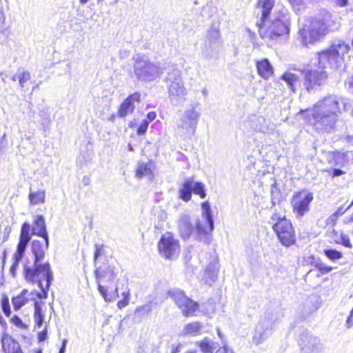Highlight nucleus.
<instances>
[{"mask_svg":"<svg viewBox=\"0 0 353 353\" xmlns=\"http://www.w3.org/2000/svg\"><path fill=\"white\" fill-rule=\"evenodd\" d=\"M48 246V237L43 238L42 241L33 240L31 243V251L34 256V262L32 263L26 262L23 265L26 281L31 283H37L46 295L52 279V273L50 264L48 263L41 264V261L43 259Z\"/></svg>","mask_w":353,"mask_h":353,"instance_id":"f03ea898","label":"nucleus"},{"mask_svg":"<svg viewBox=\"0 0 353 353\" xmlns=\"http://www.w3.org/2000/svg\"><path fill=\"white\" fill-rule=\"evenodd\" d=\"M47 339V325L45 329L38 333V340L41 342L44 341Z\"/></svg>","mask_w":353,"mask_h":353,"instance_id":"09e8293b","label":"nucleus"},{"mask_svg":"<svg viewBox=\"0 0 353 353\" xmlns=\"http://www.w3.org/2000/svg\"><path fill=\"white\" fill-rule=\"evenodd\" d=\"M345 172L340 169H334L333 170V176H339L343 174Z\"/></svg>","mask_w":353,"mask_h":353,"instance_id":"6e6d98bb","label":"nucleus"},{"mask_svg":"<svg viewBox=\"0 0 353 353\" xmlns=\"http://www.w3.org/2000/svg\"><path fill=\"white\" fill-rule=\"evenodd\" d=\"M1 343L4 353H22L19 343L7 334H3Z\"/></svg>","mask_w":353,"mask_h":353,"instance_id":"5701e85b","label":"nucleus"},{"mask_svg":"<svg viewBox=\"0 0 353 353\" xmlns=\"http://www.w3.org/2000/svg\"><path fill=\"white\" fill-rule=\"evenodd\" d=\"M202 353H213L217 348L218 343L209 337H204L202 340L196 342Z\"/></svg>","mask_w":353,"mask_h":353,"instance_id":"cd10ccee","label":"nucleus"},{"mask_svg":"<svg viewBox=\"0 0 353 353\" xmlns=\"http://www.w3.org/2000/svg\"><path fill=\"white\" fill-rule=\"evenodd\" d=\"M269 223L272 225L280 242L285 246H290L295 243V232L292 223L285 215L277 212L272 214Z\"/></svg>","mask_w":353,"mask_h":353,"instance_id":"1a4fd4ad","label":"nucleus"},{"mask_svg":"<svg viewBox=\"0 0 353 353\" xmlns=\"http://www.w3.org/2000/svg\"><path fill=\"white\" fill-rule=\"evenodd\" d=\"M215 353H235L234 350L228 346L224 345L216 350Z\"/></svg>","mask_w":353,"mask_h":353,"instance_id":"a18cd8bd","label":"nucleus"},{"mask_svg":"<svg viewBox=\"0 0 353 353\" xmlns=\"http://www.w3.org/2000/svg\"><path fill=\"white\" fill-rule=\"evenodd\" d=\"M192 192L200 196L201 199H204L206 196L205 190V185L201 182H194L192 187Z\"/></svg>","mask_w":353,"mask_h":353,"instance_id":"e433bc0d","label":"nucleus"},{"mask_svg":"<svg viewBox=\"0 0 353 353\" xmlns=\"http://www.w3.org/2000/svg\"><path fill=\"white\" fill-rule=\"evenodd\" d=\"M336 4L340 7H345L348 4V0H336Z\"/></svg>","mask_w":353,"mask_h":353,"instance_id":"5fc2aeb1","label":"nucleus"},{"mask_svg":"<svg viewBox=\"0 0 353 353\" xmlns=\"http://www.w3.org/2000/svg\"><path fill=\"white\" fill-rule=\"evenodd\" d=\"M34 353H42L41 350H37L34 352Z\"/></svg>","mask_w":353,"mask_h":353,"instance_id":"69168bd1","label":"nucleus"},{"mask_svg":"<svg viewBox=\"0 0 353 353\" xmlns=\"http://www.w3.org/2000/svg\"><path fill=\"white\" fill-rule=\"evenodd\" d=\"M141 94L139 92H134L129 95L119 105L118 116L121 118L125 117L128 114H132L135 108V102L139 103Z\"/></svg>","mask_w":353,"mask_h":353,"instance_id":"aec40b11","label":"nucleus"},{"mask_svg":"<svg viewBox=\"0 0 353 353\" xmlns=\"http://www.w3.org/2000/svg\"><path fill=\"white\" fill-rule=\"evenodd\" d=\"M259 34L262 39L273 40L289 32L288 19L283 16L281 18L260 20L256 23Z\"/></svg>","mask_w":353,"mask_h":353,"instance_id":"0eeeda50","label":"nucleus"},{"mask_svg":"<svg viewBox=\"0 0 353 353\" xmlns=\"http://www.w3.org/2000/svg\"><path fill=\"white\" fill-rule=\"evenodd\" d=\"M202 93H203V94H206V93H207V90H206L205 89H203V90H202Z\"/></svg>","mask_w":353,"mask_h":353,"instance_id":"338daca9","label":"nucleus"},{"mask_svg":"<svg viewBox=\"0 0 353 353\" xmlns=\"http://www.w3.org/2000/svg\"><path fill=\"white\" fill-rule=\"evenodd\" d=\"M349 209L350 208H347V207L344 209L343 206H341L336 210L334 213L332 214V216H335V218L337 219L339 216L343 214Z\"/></svg>","mask_w":353,"mask_h":353,"instance_id":"de8ad7c7","label":"nucleus"},{"mask_svg":"<svg viewBox=\"0 0 353 353\" xmlns=\"http://www.w3.org/2000/svg\"><path fill=\"white\" fill-rule=\"evenodd\" d=\"M312 192L303 190L296 192L292 199V212L297 219H301L310 211V205L313 201Z\"/></svg>","mask_w":353,"mask_h":353,"instance_id":"f8f14e48","label":"nucleus"},{"mask_svg":"<svg viewBox=\"0 0 353 353\" xmlns=\"http://www.w3.org/2000/svg\"><path fill=\"white\" fill-rule=\"evenodd\" d=\"M330 237L332 238L334 241L338 244H342L347 248L352 247L349 236L344 234L343 232H341L339 235H338V232L333 230L330 232Z\"/></svg>","mask_w":353,"mask_h":353,"instance_id":"c756f323","label":"nucleus"},{"mask_svg":"<svg viewBox=\"0 0 353 353\" xmlns=\"http://www.w3.org/2000/svg\"><path fill=\"white\" fill-rule=\"evenodd\" d=\"M168 295L186 317L194 316L199 310V303L187 296L183 290L173 289L168 292Z\"/></svg>","mask_w":353,"mask_h":353,"instance_id":"9b49d317","label":"nucleus"},{"mask_svg":"<svg viewBox=\"0 0 353 353\" xmlns=\"http://www.w3.org/2000/svg\"><path fill=\"white\" fill-rule=\"evenodd\" d=\"M67 342H68V341L66 339H64L62 341V345H61V348L59 350V353H65Z\"/></svg>","mask_w":353,"mask_h":353,"instance_id":"4d7b16f0","label":"nucleus"},{"mask_svg":"<svg viewBox=\"0 0 353 353\" xmlns=\"http://www.w3.org/2000/svg\"><path fill=\"white\" fill-rule=\"evenodd\" d=\"M271 200L272 206L275 205L276 203H279L281 200V193L277 189L276 183L272 185L271 187Z\"/></svg>","mask_w":353,"mask_h":353,"instance_id":"58836bf2","label":"nucleus"},{"mask_svg":"<svg viewBox=\"0 0 353 353\" xmlns=\"http://www.w3.org/2000/svg\"><path fill=\"white\" fill-rule=\"evenodd\" d=\"M27 294L28 290H23L20 294L12 298V303L15 310H19L23 305L27 304L28 302V299L26 297Z\"/></svg>","mask_w":353,"mask_h":353,"instance_id":"2f4dec72","label":"nucleus"},{"mask_svg":"<svg viewBox=\"0 0 353 353\" xmlns=\"http://www.w3.org/2000/svg\"><path fill=\"white\" fill-rule=\"evenodd\" d=\"M32 232L34 234L39 236L42 238L48 237L45 219L43 216L37 215L34 216L32 226Z\"/></svg>","mask_w":353,"mask_h":353,"instance_id":"a878e982","label":"nucleus"},{"mask_svg":"<svg viewBox=\"0 0 353 353\" xmlns=\"http://www.w3.org/2000/svg\"><path fill=\"white\" fill-rule=\"evenodd\" d=\"M217 276V271L213 269L208 268L205 272V276L203 278L204 281L206 284L210 285L216 279Z\"/></svg>","mask_w":353,"mask_h":353,"instance_id":"f704fd0d","label":"nucleus"},{"mask_svg":"<svg viewBox=\"0 0 353 353\" xmlns=\"http://www.w3.org/2000/svg\"><path fill=\"white\" fill-rule=\"evenodd\" d=\"M1 306L4 314L8 316H10L11 312L8 297H3L1 301Z\"/></svg>","mask_w":353,"mask_h":353,"instance_id":"79ce46f5","label":"nucleus"},{"mask_svg":"<svg viewBox=\"0 0 353 353\" xmlns=\"http://www.w3.org/2000/svg\"><path fill=\"white\" fill-rule=\"evenodd\" d=\"M220 33L216 28H211L208 32L207 39L205 43V50H217L221 47Z\"/></svg>","mask_w":353,"mask_h":353,"instance_id":"4be33fe9","label":"nucleus"},{"mask_svg":"<svg viewBox=\"0 0 353 353\" xmlns=\"http://www.w3.org/2000/svg\"><path fill=\"white\" fill-rule=\"evenodd\" d=\"M30 78L31 75L28 71L25 70L23 68H19V83L22 89L26 86V83L30 80Z\"/></svg>","mask_w":353,"mask_h":353,"instance_id":"c9c22d12","label":"nucleus"},{"mask_svg":"<svg viewBox=\"0 0 353 353\" xmlns=\"http://www.w3.org/2000/svg\"><path fill=\"white\" fill-rule=\"evenodd\" d=\"M94 275L98 283V290L105 301L111 302L119 296L118 286L110 287L117 276L115 267L104 263L96 268Z\"/></svg>","mask_w":353,"mask_h":353,"instance_id":"20e7f679","label":"nucleus"},{"mask_svg":"<svg viewBox=\"0 0 353 353\" xmlns=\"http://www.w3.org/2000/svg\"><path fill=\"white\" fill-rule=\"evenodd\" d=\"M327 74L325 71L308 70L304 74L303 85L307 92L321 86L326 80Z\"/></svg>","mask_w":353,"mask_h":353,"instance_id":"a211bd4d","label":"nucleus"},{"mask_svg":"<svg viewBox=\"0 0 353 353\" xmlns=\"http://www.w3.org/2000/svg\"><path fill=\"white\" fill-rule=\"evenodd\" d=\"M352 222H353V213L345 221L346 223H350Z\"/></svg>","mask_w":353,"mask_h":353,"instance_id":"e2e57ef3","label":"nucleus"},{"mask_svg":"<svg viewBox=\"0 0 353 353\" xmlns=\"http://www.w3.org/2000/svg\"><path fill=\"white\" fill-rule=\"evenodd\" d=\"M350 50L349 43L342 40L336 41L329 49L318 53L319 65L323 68L337 69L343 65L345 56Z\"/></svg>","mask_w":353,"mask_h":353,"instance_id":"39448f33","label":"nucleus"},{"mask_svg":"<svg viewBox=\"0 0 353 353\" xmlns=\"http://www.w3.org/2000/svg\"><path fill=\"white\" fill-rule=\"evenodd\" d=\"M180 348H181V344L179 343V344H173L172 345V352L171 353H178L180 352Z\"/></svg>","mask_w":353,"mask_h":353,"instance_id":"864d4df0","label":"nucleus"},{"mask_svg":"<svg viewBox=\"0 0 353 353\" xmlns=\"http://www.w3.org/2000/svg\"><path fill=\"white\" fill-rule=\"evenodd\" d=\"M329 26L322 17L313 19L310 24L299 30L305 46L313 44L328 33Z\"/></svg>","mask_w":353,"mask_h":353,"instance_id":"9d476101","label":"nucleus"},{"mask_svg":"<svg viewBox=\"0 0 353 353\" xmlns=\"http://www.w3.org/2000/svg\"><path fill=\"white\" fill-rule=\"evenodd\" d=\"M200 112L196 110V105H192L185 110L182 117L177 123V128L179 131L192 135L196 131L199 122Z\"/></svg>","mask_w":353,"mask_h":353,"instance_id":"4468645a","label":"nucleus"},{"mask_svg":"<svg viewBox=\"0 0 353 353\" xmlns=\"http://www.w3.org/2000/svg\"><path fill=\"white\" fill-rule=\"evenodd\" d=\"M165 82L170 103L174 105H179L187 94L181 72L178 69H173L168 73Z\"/></svg>","mask_w":353,"mask_h":353,"instance_id":"6e6552de","label":"nucleus"},{"mask_svg":"<svg viewBox=\"0 0 353 353\" xmlns=\"http://www.w3.org/2000/svg\"><path fill=\"white\" fill-rule=\"evenodd\" d=\"M194 178L188 177L185 179L179 189V196L183 201L188 202L192 198Z\"/></svg>","mask_w":353,"mask_h":353,"instance_id":"b1692460","label":"nucleus"},{"mask_svg":"<svg viewBox=\"0 0 353 353\" xmlns=\"http://www.w3.org/2000/svg\"><path fill=\"white\" fill-rule=\"evenodd\" d=\"M156 117H157V114H156L155 112H150L148 113L147 119H145L148 120V121H149V123H150V122L154 121Z\"/></svg>","mask_w":353,"mask_h":353,"instance_id":"603ef678","label":"nucleus"},{"mask_svg":"<svg viewBox=\"0 0 353 353\" xmlns=\"http://www.w3.org/2000/svg\"><path fill=\"white\" fill-rule=\"evenodd\" d=\"M256 66L259 75L264 79H268L274 74L273 68L268 59L257 61Z\"/></svg>","mask_w":353,"mask_h":353,"instance_id":"393cba45","label":"nucleus"},{"mask_svg":"<svg viewBox=\"0 0 353 353\" xmlns=\"http://www.w3.org/2000/svg\"><path fill=\"white\" fill-rule=\"evenodd\" d=\"M259 4L262 9L261 20L269 18L271 10L274 6V0H261L259 1Z\"/></svg>","mask_w":353,"mask_h":353,"instance_id":"7c9ffc66","label":"nucleus"},{"mask_svg":"<svg viewBox=\"0 0 353 353\" xmlns=\"http://www.w3.org/2000/svg\"><path fill=\"white\" fill-rule=\"evenodd\" d=\"M272 328V322L270 319L265 317L261 319L253 334V343L258 345L265 341L271 334Z\"/></svg>","mask_w":353,"mask_h":353,"instance_id":"6ab92c4d","label":"nucleus"},{"mask_svg":"<svg viewBox=\"0 0 353 353\" xmlns=\"http://www.w3.org/2000/svg\"><path fill=\"white\" fill-rule=\"evenodd\" d=\"M151 172L150 165L145 163H139L136 170V176L141 179L143 176L150 174Z\"/></svg>","mask_w":353,"mask_h":353,"instance_id":"72a5a7b5","label":"nucleus"},{"mask_svg":"<svg viewBox=\"0 0 353 353\" xmlns=\"http://www.w3.org/2000/svg\"><path fill=\"white\" fill-rule=\"evenodd\" d=\"M302 353H324L323 347L316 337L303 334L299 341Z\"/></svg>","mask_w":353,"mask_h":353,"instance_id":"f3484780","label":"nucleus"},{"mask_svg":"<svg viewBox=\"0 0 353 353\" xmlns=\"http://www.w3.org/2000/svg\"><path fill=\"white\" fill-rule=\"evenodd\" d=\"M46 193L43 190H39L37 191H32V188L30 189V193L28 199L30 203L32 205L42 204L45 201Z\"/></svg>","mask_w":353,"mask_h":353,"instance_id":"c85d7f7f","label":"nucleus"},{"mask_svg":"<svg viewBox=\"0 0 353 353\" xmlns=\"http://www.w3.org/2000/svg\"><path fill=\"white\" fill-rule=\"evenodd\" d=\"M202 327L201 323L197 321L187 323L180 332L179 336H196L201 334Z\"/></svg>","mask_w":353,"mask_h":353,"instance_id":"bb28decb","label":"nucleus"},{"mask_svg":"<svg viewBox=\"0 0 353 353\" xmlns=\"http://www.w3.org/2000/svg\"><path fill=\"white\" fill-rule=\"evenodd\" d=\"M245 127L250 128L254 132L261 133H270L274 130L275 126L273 123L267 120L264 117L252 115L245 121Z\"/></svg>","mask_w":353,"mask_h":353,"instance_id":"dca6fc26","label":"nucleus"},{"mask_svg":"<svg viewBox=\"0 0 353 353\" xmlns=\"http://www.w3.org/2000/svg\"><path fill=\"white\" fill-rule=\"evenodd\" d=\"M152 310V305L151 303H148L145 305L139 306L136 308L135 314L139 316H143L148 315L151 312Z\"/></svg>","mask_w":353,"mask_h":353,"instance_id":"4c0bfd02","label":"nucleus"},{"mask_svg":"<svg viewBox=\"0 0 353 353\" xmlns=\"http://www.w3.org/2000/svg\"><path fill=\"white\" fill-rule=\"evenodd\" d=\"M300 74H302L301 70L297 72L287 71L281 76V79L285 82L288 88L293 92H295L301 85V80Z\"/></svg>","mask_w":353,"mask_h":353,"instance_id":"412c9836","label":"nucleus"},{"mask_svg":"<svg viewBox=\"0 0 353 353\" xmlns=\"http://www.w3.org/2000/svg\"><path fill=\"white\" fill-rule=\"evenodd\" d=\"M352 106L348 99L329 96L318 101L311 110H301L300 113L309 117V122L317 130L330 132L335 126L338 114Z\"/></svg>","mask_w":353,"mask_h":353,"instance_id":"f257e3e1","label":"nucleus"},{"mask_svg":"<svg viewBox=\"0 0 353 353\" xmlns=\"http://www.w3.org/2000/svg\"><path fill=\"white\" fill-rule=\"evenodd\" d=\"M158 250L161 256L165 259L176 258L180 253L179 240L176 239L171 232L163 234L158 243Z\"/></svg>","mask_w":353,"mask_h":353,"instance_id":"ddd939ff","label":"nucleus"},{"mask_svg":"<svg viewBox=\"0 0 353 353\" xmlns=\"http://www.w3.org/2000/svg\"><path fill=\"white\" fill-rule=\"evenodd\" d=\"M30 225L28 223H24L21 229L19 242L17 245V251L13 255V263L10 269V273L13 277L15 276L19 262L23 257L26 246L30 240Z\"/></svg>","mask_w":353,"mask_h":353,"instance_id":"2eb2a0df","label":"nucleus"},{"mask_svg":"<svg viewBox=\"0 0 353 353\" xmlns=\"http://www.w3.org/2000/svg\"><path fill=\"white\" fill-rule=\"evenodd\" d=\"M325 256L332 261L339 260L342 257V253L336 250L327 249L324 250Z\"/></svg>","mask_w":353,"mask_h":353,"instance_id":"ea45409f","label":"nucleus"},{"mask_svg":"<svg viewBox=\"0 0 353 353\" xmlns=\"http://www.w3.org/2000/svg\"><path fill=\"white\" fill-rule=\"evenodd\" d=\"M128 303H129V300L123 299V300L118 301L117 307L119 309H122V308L125 307V306H127L128 305Z\"/></svg>","mask_w":353,"mask_h":353,"instance_id":"3c124183","label":"nucleus"},{"mask_svg":"<svg viewBox=\"0 0 353 353\" xmlns=\"http://www.w3.org/2000/svg\"><path fill=\"white\" fill-rule=\"evenodd\" d=\"M203 221L192 220L188 214H181L178 221L179 232L181 238L188 239L194 228L196 239L209 244L211 242V232L214 230V221L210 204L204 202L201 205Z\"/></svg>","mask_w":353,"mask_h":353,"instance_id":"7ed1b4c3","label":"nucleus"},{"mask_svg":"<svg viewBox=\"0 0 353 353\" xmlns=\"http://www.w3.org/2000/svg\"><path fill=\"white\" fill-rule=\"evenodd\" d=\"M289 1L292 5H299L302 2V0H289Z\"/></svg>","mask_w":353,"mask_h":353,"instance_id":"052dcab7","label":"nucleus"},{"mask_svg":"<svg viewBox=\"0 0 353 353\" xmlns=\"http://www.w3.org/2000/svg\"><path fill=\"white\" fill-rule=\"evenodd\" d=\"M217 334H218L219 337L220 338V339L222 341V343H223V335L219 328H217Z\"/></svg>","mask_w":353,"mask_h":353,"instance_id":"680f3d73","label":"nucleus"},{"mask_svg":"<svg viewBox=\"0 0 353 353\" xmlns=\"http://www.w3.org/2000/svg\"><path fill=\"white\" fill-rule=\"evenodd\" d=\"M130 290H128L122 293L123 299L129 300Z\"/></svg>","mask_w":353,"mask_h":353,"instance_id":"13d9d810","label":"nucleus"},{"mask_svg":"<svg viewBox=\"0 0 353 353\" xmlns=\"http://www.w3.org/2000/svg\"><path fill=\"white\" fill-rule=\"evenodd\" d=\"M134 60V72L141 81H152L164 72L165 68L160 63L152 62L145 56L137 54Z\"/></svg>","mask_w":353,"mask_h":353,"instance_id":"423d86ee","label":"nucleus"},{"mask_svg":"<svg viewBox=\"0 0 353 353\" xmlns=\"http://www.w3.org/2000/svg\"><path fill=\"white\" fill-rule=\"evenodd\" d=\"M319 270L322 274H327L330 272L332 268L331 267L327 266L325 264H320L319 265Z\"/></svg>","mask_w":353,"mask_h":353,"instance_id":"8fccbe9b","label":"nucleus"},{"mask_svg":"<svg viewBox=\"0 0 353 353\" xmlns=\"http://www.w3.org/2000/svg\"><path fill=\"white\" fill-rule=\"evenodd\" d=\"M79 1L81 4L84 5V4L87 3L88 1H90V0H79Z\"/></svg>","mask_w":353,"mask_h":353,"instance_id":"0e129e2a","label":"nucleus"},{"mask_svg":"<svg viewBox=\"0 0 353 353\" xmlns=\"http://www.w3.org/2000/svg\"><path fill=\"white\" fill-rule=\"evenodd\" d=\"M148 125L149 121L146 119H143L137 128V134L139 135L144 134L148 130Z\"/></svg>","mask_w":353,"mask_h":353,"instance_id":"a19ab883","label":"nucleus"},{"mask_svg":"<svg viewBox=\"0 0 353 353\" xmlns=\"http://www.w3.org/2000/svg\"><path fill=\"white\" fill-rule=\"evenodd\" d=\"M345 85L347 90L353 94V74L347 78Z\"/></svg>","mask_w":353,"mask_h":353,"instance_id":"c03bdc74","label":"nucleus"},{"mask_svg":"<svg viewBox=\"0 0 353 353\" xmlns=\"http://www.w3.org/2000/svg\"><path fill=\"white\" fill-rule=\"evenodd\" d=\"M34 319L36 325L38 327H41L43 325L44 314L40 305L37 302L34 303Z\"/></svg>","mask_w":353,"mask_h":353,"instance_id":"473e14b6","label":"nucleus"},{"mask_svg":"<svg viewBox=\"0 0 353 353\" xmlns=\"http://www.w3.org/2000/svg\"><path fill=\"white\" fill-rule=\"evenodd\" d=\"M11 321L13 324H14L16 326L19 327H25V325L23 323L21 319L16 315L11 319Z\"/></svg>","mask_w":353,"mask_h":353,"instance_id":"49530a36","label":"nucleus"},{"mask_svg":"<svg viewBox=\"0 0 353 353\" xmlns=\"http://www.w3.org/2000/svg\"><path fill=\"white\" fill-rule=\"evenodd\" d=\"M103 254V245H95V251L94 255V260L96 263L99 257Z\"/></svg>","mask_w":353,"mask_h":353,"instance_id":"37998d69","label":"nucleus"},{"mask_svg":"<svg viewBox=\"0 0 353 353\" xmlns=\"http://www.w3.org/2000/svg\"><path fill=\"white\" fill-rule=\"evenodd\" d=\"M330 218H331L332 220H335V219H336L335 218V216H332V214L331 215Z\"/></svg>","mask_w":353,"mask_h":353,"instance_id":"774afa93","label":"nucleus"},{"mask_svg":"<svg viewBox=\"0 0 353 353\" xmlns=\"http://www.w3.org/2000/svg\"><path fill=\"white\" fill-rule=\"evenodd\" d=\"M12 80L13 81H19V69L18 70L17 74H15L14 75H13L12 77Z\"/></svg>","mask_w":353,"mask_h":353,"instance_id":"bf43d9fd","label":"nucleus"}]
</instances>
